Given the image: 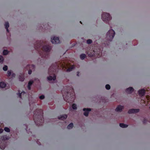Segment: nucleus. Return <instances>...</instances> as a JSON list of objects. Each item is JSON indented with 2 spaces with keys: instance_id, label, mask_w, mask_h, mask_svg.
<instances>
[{
  "instance_id": "nucleus-32",
  "label": "nucleus",
  "mask_w": 150,
  "mask_h": 150,
  "mask_svg": "<svg viewBox=\"0 0 150 150\" xmlns=\"http://www.w3.org/2000/svg\"><path fill=\"white\" fill-rule=\"evenodd\" d=\"M7 69H8V67H7V66L6 65L4 66V67H3V69L4 71H6L7 70Z\"/></svg>"
},
{
  "instance_id": "nucleus-39",
  "label": "nucleus",
  "mask_w": 150,
  "mask_h": 150,
  "mask_svg": "<svg viewBox=\"0 0 150 150\" xmlns=\"http://www.w3.org/2000/svg\"><path fill=\"white\" fill-rule=\"evenodd\" d=\"M27 129H28V127L27 126H26V127L25 128V130L28 133V134H29V133L28 132V131L27 130Z\"/></svg>"
},
{
  "instance_id": "nucleus-6",
  "label": "nucleus",
  "mask_w": 150,
  "mask_h": 150,
  "mask_svg": "<svg viewBox=\"0 0 150 150\" xmlns=\"http://www.w3.org/2000/svg\"><path fill=\"white\" fill-rule=\"evenodd\" d=\"M115 35V32L112 29L110 30L108 32L106 38L108 41H111L112 40Z\"/></svg>"
},
{
  "instance_id": "nucleus-9",
  "label": "nucleus",
  "mask_w": 150,
  "mask_h": 150,
  "mask_svg": "<svg viewBox=\"0 0 150 150\" xmlns=\"http://www.w3.org/2000/svg\"><path fill=\"white\" fill-rule=\"evenodd\" d=\"M139 111V109H129L128 111V112L129 114L136 113Z\"/></svg>"
},
{
  "instance_id": "nucleus-22",
  "label": "nucleus",
  "mask_w": 150,
  "mask_h": 150,
  "mask_svg": "<svg viewBox=\"0 0 150 150\" xmlns=\"http://www.w3.org/2000/svg\"><path fill=\"white\" fill-rule=\"evenodd\" d=\"M18 94H19V97L20 98H22L21 97V95H23V94H24L25 93V91H23L21 93H20V91H18Z\"/></svg>"
},
{
  "instance_id": "nucleus-20",
  "label": "nucleus",
  "mask_w": 150,
  "mask_h": 150,
  "mask_svg": "<svg viewBox=\"0 0 150 150\" xmlns=\"http://www.w3.org/2000/svg\"><path fill=\"white\" fill-rule=\"evenodd\" d=\"M73 127V124L72 123L69 124L67 126V128L69 129L72 128Z\"/></svg>"
},
{
  "instance_id": "nucleus-19",
  "label": "nucleus",
  "mask_w": 150,
  "mask_h": 150,
  "mask_svg": "<svg viewBox=\"0 0 150 150\" xmlns=\"http://www.w3.org/2000/svg\"><path fill=\"white\" fill-rule=\"evenodd\" d=\"M120 126L122 128H126L128 127V125L123 123H120Z\"/></svg>"
},
{
  "instance_id": "nucleus-33",
  "label": "nucleus",
  "mask_w": 150,
  "mask_h": 150,
  "mask_svg": "<svg viewBox=\"0 0 150 150\" xmlns=\"http://www.w3.org/2000/svg\"><path fill=\"white\" fill-rule=\"evenodd\" d=\"M11 74V71L8 70L7 71V74L8 76H10Z\"/></svg>"
},
{
  "instance_id": "nucleus-41",
  "label": "nucleus",
  "mask_w": 150,
  "mask_h": 150,
  "mask_svg": "<svg viewBox=\"0 0 150 150\" xmlns=\"http://www.w3.org/2000/svg\"><path fill=\"white\" fill-rule=\"evenodd\" d=\"M30 109L31 110L32 108L31 107V105H30Z\"/></svg>"
},
{
  "instance_id": "nucleus-8",
  "label": "nucleus",
  "mask_w": 150,
  "mask_h": 150,
  "mask_svg": "<svg viewBox=\"0 0 150 150\" xmlns=\"http://www.w3.org/2000/svg\"><path fill=\"white\" fill-rule=\"evenodd\" d=\"M51 41L52 42L53 44H57L60 42V41L58 37H54L53 38H52Z\"/></svg>"
},
{
  "instance_id": "nucleus-43",
  "label": "nucleus",
  "mask_w": 150,
  "mask_h": 150,
  "mask_svg": "<svg viewBox=\"0 0 150 150\" xmlns=\"http://www.w3.org/2000/svg\"><path fill=\"white\" fill-rule=\"evenodd\" d=\"M149 108H150V107H149Z\"/></svg>"
},
{
  "instance_id": "nucleus-17",
  "label": "nucleus",
  "mask_w": 150,
  "mask_h": 150,
  "mask_svg": "<svg viewBox=\"0 0 150 150\" xmlns=\"http://www.w3.org/2000/svg\"><path fill=\"white\" fill-rule=\"evenodd\" d=\"M5 27L6 29V31L8 32H9V30L8 29V28L9 27V24L8 22H6L5 23Z\"/></svg>"
},
{
  "instance_id": "nucleus-26",
  "label": "nucleus",
  "mask_w": 150,
  "mask_h": 150,
  "mask_svg": "<svg viewBox=\"0 0 150 150\" xmlns=\"http://www.w3.org/2000/svg\"><path fill=\"white\" fill-rule=\"evenodd\" d=\"M33 82L34 81L32 80L30 81L28 83V85L29 86H31Z\"/></svg>"
},
{
  "instance_id": "nucleus-40",
  "label": "nucleus",
  "mask_w": 150,
  "mask_h": 150,
  "mask_svg": "<svg viewBox=\"0 0 150 150\" xmlns=\"http://www.w3.org/2000/svg\"><path fill=\"white\" fill-rule=\"evenodd\" d=\"M77 75L78 76H79V71H78L77 72Z\"/></svg>"
},
{
  "instance_id": "nucleus-11",
  "label": "nucleus",
  "mask_w": 150,
  "mask_h": 150,
  "mask_svg": "<svg viewBox=\"0 0 150 150\" xmlns=\"http://www.w3.org/2000/svg\"><path fill=\"white\" fill-rule=\"evenodd\" d=\"M35 66L34 65L32 64V65H28L27 66V67L29 68L30 69L28 71V74H31L32 72V71L30 69H34L35 68Z\"/></svg>"
},
{
  "instance_id": "nucleus-35",
  "label": "nucleus",
  "mask_w": 150,
  "mask_h": 150,
  "mask_svg": "<svg viewBox=\"0 0 150 150\" xmlns=\"http://www.w3.org/2000/svg\"><path fill=\"white\" fill-rule=\"evenodd\" d=\"M39 98L40 99L42 100L44 98L45 96L44 95H42L40 96Z\"/></svg>"
},
{
  "instance_id": "nucleus-38",
  "label": "nucleus",
  "mask_w": 150,
  "mask_h": 150,
  "mask_svg": "<svg viewBox=\"0 0 150 150\" xmlns=\"http://www.w3.org/2000/svg\"><path fill=\"white\" fill-rule=\"evenodd\" d=\"M31 86H28V88L29 90H30L31 89Z\"/></svg>"
},
{
  "instance_id": "nucleus-24",
  "label": "nucleus",
  "mask_w": 150,
  "mask_h": 150,
  "mask_svg": "<svg viewBox=\"0 0 150 150\" xmlns=\"http://www.w3.org/2000/svg\"><path fill=\"white\" fill-rule=\"evenodd\" d=\"M74 68V66H72L71 67H69L68 68L67 70V71H72L73 69Z\"/></svg>"
},
{
  "instance_id": "nucleus-27",
  "label": "nucleus",
  "mask_w": 150,
  "mask_h": 150,
  "mask_svg": "<svg viewBox=\"0 0 150 150\" xmlns=\"http://www.w3.org/2000/svg\"><path fill=\"white\" fill-rule=\"evenodd\" d=\"M4 58L1 55H0V63H2L4 61Z\"/></svg>"
},
{
  "instance_id": "nucleus-30",
  "label": "nucleus",
  "mask_w": 150,
  "mask_h": 150,
  "mask_svg": "<svg viewBox=\"0 0 150 150\" xmlns=\"http://www.w3.org/2000/svg\"><path fill=\"white\" fill-rule=\"evenodd\" d=\"M105 88L107 90H109L110 89V86L109 84H107L105 86Z\"/></svg>"
},
{
  "instance_id": "nucleus-23",
  "label": "nucleus",
  "mask_w": 150,
  "mask_h": 150,
  "mask_svg": "<svg viewBox=\"0 0 150 150\" xmlns=\"http://www.w3.org/2000/svg\"><path fill=\"white\" fill-rule=\"evenodd\" d=\"M19 80L21 81H24V78L23 77V76H19Z\"/></svg>"
},
{
  "instance_id": "nucleus-4",
  "label": "nucleus",
  "mask_w": 150,
  "mask_h": 150,
  "mask_svg": "<svg viewBox=\"0 0 150 150\" xmlns=\"http://www.w3.org/2000/svg\"><path fill=\"white\" fill-rule=\"evenodd\" d=\"M56 69V64L52 65L48 69V73L50 75H53V76H50L47 77L48 80L51 81L52 80H54L56 79V76L54 74Z\"/></svg>"
},
{
  "instance_id": "nucleus-15",
  "label": "nucleus",
  "mask_w": 150,
  "mask_h": 150,
  "mask_svg": "<svg viewBox=\"0 0 150 150\" xmlns=\"http://www.w3.org/2000/svg\"><path fill=\"white\" fill-rule=\"evenodd\" d=\"M134 91L133 88L132 87H129L126 89V92L128 93H131Z\"/></svg>"
},
{
  "instance_id": "nucleus-2",
  "label": "nucleus",
  "mask_w": 150,
  "mask_h": 150,
  "mask_svg": "<svg viewBox=\"0 0 150 150\" xmlns=\"http://www.w3.org/2000/svg\"><path fill=\"white\" fill-rule=\"evenodd\" d=\"M61 92L64 100L68 103L73 102L74 100V89L71 86H66V89H62Z\"/></svg>"
},
{
  "instance_id": "nucleus-5",
  "label": "nucleus",
  "mask_w": 150,
  "mask_h": 150,
  "mask_svg": "<svg viewBox=\"0 0 150 150\" xmlns=\"http://www.w3.org/2000/svg\"><path fill=\"white\" fill-rule=\"evenodd\" d=\"M8 139V137L6 135H4L1 137L0 139V148L2 149H4L6 146V141Z\"/></svg>"
},
{
  "instance_id": "nucleus-3",
  "label": "nucleus",
  "mask_w": 150,
  "mask_h": 150,
  "mask_svg": "<svg viewBox=\"0 0 150 150\" xmlns=\"http://www.w3.org/2000/svg\"><path fill=\"white\" fill-rule=\"evenodd\" d=\"M43 111L41 109H37L34 112L33 120L37 126L42 125L44 122Z\"/></svg>"
},
{
  "instance_id": "nucleus-7",
  "label": "nucleus",
  "mask_w": 150,
  "mask_h": 150,
  "mask_svg": "<svg viewBox=\"0 0 150 150\" xmlns=\"http://www.w3.org/2000/svg\"><path fill=\"white\" fill-rule=\"evenodd\" d=\"M111 18L112 17L109 13H104L102 15V19L103 21H109Z\"/></svg>"
},
{
  "instance_id": "nucleus-14",
  "label": "nucleus",
  "mask_w": 150,
  "mask_h": 150,
  "mask_svg": "<svg viewBox=\"0 0 150 150\" xmlns=\"http://www.w3.org/2000/svg\"><path fill=\"white\" fill-rule=\"evenodd\" d=\"M93 52L96 54H98V57H101L102 55V52L101 49H99V51H96L94 50Z\"/></svg>"
},
{
  "instance_id": "nucleus-29",
  "label": "nucleus",
  "mask_w": 150,
  "mask_h": 150,
  "mask_svg": "<svg viewBox=\"0 0 150 150\" xmlns=\"http://www.w3.org/2000/svg\"><path fill=\"white\" fill-rule=\"evenodd\" d=\"M4 130L7 132H10V129L9 128L7 127H5L4 129Z\"/></svg>"
},
{
  "instance_id": "nucleus-42",
  "label": "nucleus",
  "mask_w": 150,
  "mask_h": 150,
  "mask_svg": "<svg viewBox=\"0 0 150 150\" xmlns=\"http://www.w3.org/2000/svg\"><path fill=\"white\" fill-rule=\"evenodd\" d=\"M80 23L81 24H82V23L81 22V21H80Z\"/></svg>"
},
{
  "instance_id": "nucleus-1",
  "label": "nucleus",
  "mask_w": 150,
  "mask_h": 150,
  "mask_svg": "<svg viewBox=\"0 0 150 150\" xmlns=\"http://www.w3.org/2000/svg\"><path fill=\"white\" fill-rule=\"evenodd\" d=\"M43 42L42 41H38L34 45L35 48L38 51L40 49H42V51L39 52L41 57L47 59L49 56V52L51 50V47L49 45H44L43 46Z\"/></svg>"
},
{
  "instance_id": "nucleus-25",
  "label": "nucleus",
  "mask_w": 150,
  "mask_h": 150,
  "mask_svg": "<svg viewBox=\"0 0 150 150\" xmlns=\"http://www.w3.org/2000/svg\"><path fill=\"white\" fill-rule=\"evenodd\" d=\"M8 53V51L6 50H4L3 51V54L4 55H7Z\"/></svg>"
},
{
  "instance_id": "nucleus-21",
  "label": "nucleus",
  "mask_w": 150,
  "mask_h": 150,
  "mask_svg": "<svg viewBox=\"0 0 150 150\" xmlns=\"http://www.w3.org/2000/svg\"><path fill=\"white\" fill-rule=\"evenodd\" d=\"M86 55L84 54H82L80 55V58L82 60H83L86 57Z\"/></svg>"
},
{
  "instance_id": "nucleus-31",
  "label": "nucleus",
  "mask_w": 150,
  "mask_h": 150,
  "mask_svg": "<svg viewBox=\"0 0 150 150\" xmlns=\"http://www.w3.org/2000/svg\"><path fill=\"white\" fill-rule=\"evenodd\" d=\"M92 42V40L91 39H88L87 40V43L88 44H91Z\"/></svg>"
},
{
  "instance_id": "nucleus-36",
  "label": "nucleus",
  "mask_w": 150,
  "mask_h": 150,
  "mask_svg": "<svg viewBox=\"0 0 150 150\" xmlns=\"http://www.w3.org/2000/svg\"><path fill=\"white\" fill-rule=\"evenodd\" d=\"M16 76V74L14 73H12V77H15Z\"/></svg>"
},
{
  "instance_id": "nucleus-16",
  "label": "nucleus",
  "mask_w": 150,
  "mask_h": 150,
  "mask_svg": "<svg viewBox=\"0 0 150 150\" xmlns=\"http://www.w3.org/2000/svg\"><path fill=\"white\" fill-rule=\"evenodd\" d=\"M67 117V115L65 114L62 115H61L60 116L58 117V119H59L64 120L66 119Z\"/></svg>"
},
{
  "instance_id": "nucleus-12",
  "label": "nucleus",
  "mask_w": 150,
  "mask_h": 150,
  "mask_svg": "<svg viewBox=\"0 0 150 150\" xmlns=\"http://www.w3.org/2000/svg\"><path fill=\"white\" fill-rule=\"evenodd\" d=\"M124 108V107L123 106L119 105L115 109V110L117 112H121Z\"/></svg>"
},
{
  "instance_id": "nucleus-37",
  "label": "nucleus",
  "mask_w": 150,
  "mask_h": 150,
  "mask_svg": "<svg viewBox=\"0 0 150 150\" xmlns=\"http://www.w3.org/2000/svg\"><path fill=\"white\" fill-rule=\"evenodd\" d=\"M3 131V130L1 128H0V133H2Z\"/></svg>"
},
{
  "instance_id": "nucleus-28",
  "label": "nucleus",
  "mask_w": 150,
  "mask_h": 150,
  "mask_svg": "<svg viewBox=\"0 0 150 150\" xmlns=\"http://www.w3.org/2000/svg\"><path fill=\"white\" fill-rule=\"evenodd\" d=\"M72 108L74 110H76L77 109V105H76L75 104H73L72 105Z\"/></svg>"
},
{
  "instance_id": "nucleus-18",
  "label": "nucleus",
  "mask_w": 150,
  "mask_h": 150,
  "mask_svg": "<svg viewBox=\"0 0 150 150\" xmlns=\"http://www.w3.org/2000/svg\"><path fill=\"white\" fill-rule=\"evenodd\" d=\"M6 84L3 82H1L0 83V87L2 88H5L6 86Z\"/></svg>"
},
{
  "instance_id": "nucleus-10",
  "label": "nucleus",
  "mask_w": 150,
  "mask_h": 150,
  "mask_svg": "<svg viewBox=\"0 0 150 150\" xmlns=\"http://www.w3.org/2000/svg\"><path fill=\"white\" fill-rule=\"evenodd\" d=\"M83 110L84 111L83 113L84 115L85 116L87 117L88 115L89 112L91 110V109L90 108H84L83 109Z\"/></svg>"
},
{
  "instance_id": "nucleus-13",
  "label": "nucleus",
  "mask_w": 150,
  "mask_h": 150,
  "mask_svg": "<svg viewBox=\"0 0 150 150\" xmlns=\"http://www.w3.org/2000/svg\"><path fill=\"white\" fill-rule=\"evenodd\" d=\"M145 92V91L144 89H142L138 91V93L140 96H142L144 95Z\"/></svg>"
},
{
  "instance_id": "nucleus-34",
  "label": "nucleus",
  "mask_w": 150,
  "mask_h": 150,
  "mask_svg": "<svg viewBox=\"0 0 150 150\" xmlns=\"http://www.w3.org/2000/svg\"><path fill=\"white\" fill-rule=\"evenodd\" d=\"M147 121V120L145 118H144L143 120V124H145L146 123Z\"/></svg>"
}]
</instances>
